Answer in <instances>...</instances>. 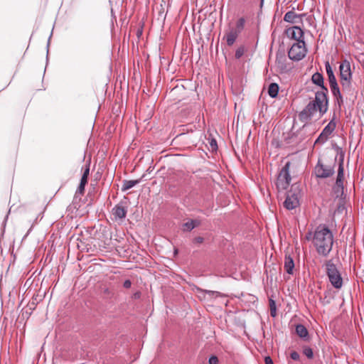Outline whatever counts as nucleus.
<instances>
[{"label": "nucleus", "mask_w": 364, "mask_h": 364, "mask_svg": "<svg viewBox=\"0 0 364 364\" xmlns=\"http://www.w3.org/2000/svg\"><path fill=\"white\" fill-rule=\"evenodd\" d=\"M247 51V48L245 45L241 44L237 46L234 55V58L235 60H240Z\"/></svg>", "instance_id": "17"}, {"label": "nucleus", "mask_w": 364, "mask_h": 364, "mask_svg": "<svg viewBox=\"0 0 364 364\" xmlns=\"http://www.w3.org/2000/svg\"><path fill=\"white\" fill-rule=\"evenodd\" d=\"M306 127H307L306 125H304L302 128L297 132L296 135L292 136L289 138L290 141L288 143L294 142V141L296 143H299L301 141H302L304 139V134L306 131Z\"/></svg>", "instance_id": "14"}, {"label": "nucleus", "mask_w": 364, "mask_h": 364, "mask_svg": "<svg viewBox=\"0 0 364 364\" xmlns=\"http://www.w3.org/2000/svg\"><path fill=\"white\" fill-rule=\"evenodd\" d=\"M317 178H326L331 176L334 173V169L330 166H326L318 161L314 169Z\"/></svg>", "instance_id": "7"}, {"label": "nucleus", "mask_w": 364, "mask_h": 364, "mask_svg": "<svg viewBox=\"0 0 364 364\" xmlns=\"http://www.w3.org/2000/svg\"><path fill=\"white\" fill-rule=\"evenodd\" d=\"M287 33L289 36L292 39L296 40L297 42H299V41H304V31L299 26H293L292 28L287 29Z\"/></svg>", "instance_id": "10"}, {"label": "nucleus", "mask_w": 364, "mask_h": 364, "mask_svg": "<svg viewBox=\"0 0 364 364\" xmlns=\"http://www.w3.org/2000/svg\"><path fill=\"white\" fill-rule=\"evenodd\" d=\"M290 358L294 360H299L300 359V355L296 351H292L290 353Z\"/></svg>", "instance_id": "30"}, {"label": "nucleus", "mask_w": 364, "mask_h": 364, "mask_svg": "<svg viewBox=\"0 0 364 364\" xmlns=\"http://www.w3.org/2000/svg\"><path fill=\"white\" fill-rule=\"evenodd\" d=\"M328 96L323 92H316L315 100L309 102L306 107L299 114V118L302 122H307L311 119L318 109L323 115L328 110Z\"/></svg>", "instance_id": "2"}, {"label": "nucleus", "mask_w": 364, "mask_h": 364, "mask_svg": "<svg viewBox=\"0 0 364 364\" xmlns=\"http://www.w3.org/2000/svg\"><path fill=\"white\" fill-rule=\"evenodd\" d=\"M85 184L80 183L78 188H77V192L80 193V194H83L84 191H85Z\"/></svg>", "instance_id": "33"}, {"label": "nucleus", "mask_w": 364, "mask_h": 364, "mask_svg": "<svg viewBox=\"0 0 364 364\" xmlns=\"http://www.w3.org/2000/svg\"><path fill=\"white\" fill-rule=\"evenodd\" d=\"M336 129V123L333 122V120H331L329 122V123L324 127L323 129V134H327L328 136H330L332 132Z\"/></svg>", "instance_id": "23"}, {"label": "nucleus", "mask_w": 364, "mask_h": 364, "mask_svg": "<svg viewBox=\"0 0 364 364\" xmlns=\"http://www.w3.org/2000/svg\"><path fill=\"white\" fill-rule=\"evenodd\" d=\"M278 92H279V85L274 82L271 83L268 87L269 95L271 97L274 98L277 96Z\"/></svg>", "instance_id": "22"}, {"label": "nucleus", "mask_w": 364, "mask_h": 364, "mask_svg": "<svg viewBox=\"0 0 364 364\" xmlns=\"http://www.w3.org/2000/svg\"><path fill=\"white\" fill-rule=\"evenodd\" d=\"M343 162H341L339 164L336 184L338 187H339L342 189H343Z\"/></svg>", "instance_id": "19"}, {"label": "nucleus", "mask_w": 364, "mask_h": 364, "mask_svg": "<svg viewBox=\"0 0 364 364\" xmlns=\"http://www.w3.org/2000/svg\"><path fill=\"white\" fill-rule=\"evenodd\" d=\"M311 80L314 84H315L321 87V90L317 91L316 92H323L325 94V95L327 96L328 89L326 87L324 86L323 77L322 74H321L320 73H318V72L315 73L314 74H313V75L311 77Z\"/></svg>", "instance_id": "9"}, {"label": "nucleus", "mask_w": 364, "mask_h": 364, "mask_svg": "<svg viewBox=\"0 0 364 364\" xmlns=\"http://www.w3.org/2000/svg\"><path fill=\"white\" fill-rule=\"evenodd\" d=\"M200 222L198 220H191L183 224V231H191L194 228L200 225Z\"/></svg>", "instance_id": "16"}, {"label": "nucleus", "mask_w": 364, "mask_h": 364, "mask_svg": "<svg viewBox=\"0 0 364 364\" xmlns=\"http://www.w3.org/2000/svg\"><path fill=\"white\" fill-rule=\"evenodd\" d=\"M325 67H326V74L328 75V81H329V85L337 82L336 76L333 73V69H332L328 61H326L325 63Z\"/></svg>", "instance_id": "15"}, {"label": "nucleus", "mask_w": 364, "mask_h": 364, "mask_svg": "<svg viewBox=\"0 0 364 364\" xmlns=\"http://www.w3.org/2000/svg\"><path fill=\"white\" fill-rule=\"evenodd\" d=\"M232 188L234 189L235 192L237 193L236 187L234 184L232 185Z\"/></svg>", "instance_id": "41"}, {"label": "nucleus", "mask_w": 364, "mask_h": 364, "mask_svg": "<svg viewBox=\"0 0 364 364\" xmlns=\"http://www.w3.org/2000/svg\"><path fill=\"white\" fill-rule=\"evenodd\" d=\"M299 205L298 193L293 192L291 190L287 193L286 199L284 202V206L287 210H293Z\"/></svg>", "instance_id": "8"}, {"label": "nucleus", "mask_w": 364, "mask_h": 364, "mask_svg": "<svg viewBox=\"0 0 364 364\" xmlns=\"http://www.w3.org/2000/svg\"><path fill=\"white\" fill-rule=\"evenodd\" d=\"M140 295H141V293L140 292H136L134 294V297L135 299H139L140 297Z\"/></svg>", "instance_id": "39"}, {"label": "nucleus", "mask_w": 364, "mask_h": 364, "mask_svg": "<svg viewBox=\"0 0 364 364\" xmlns=\"http://www.w3.org/2000/svg\"><path fill=\"white\" fill-rule=\"evenodd\" d=\"M296 333L301 338H306L308 337L309 332L306 328L302 324H298L296 326Z\"/></svg>", "instance_id": "21"}, {"label": "nucleus", "mask_w": 364, "mask_h": 364, "mask_svg": "<svg viewBox=\"0 0 364 364\" xmlns=\"http://www.w3.org/2000/svg\"><path fill=\"white\" fill-rule=\"evenodd\" d=\"M123 286L126 289H129L131 287V286H132L131 281L129 279L125 280L124 284H123Z\"/></svg>", "instance_id": "34"}, {"label": "nucleus", "mask_w": 364, "mask_h": 364, "mask_svg": "<svg viewBox=\"0 0 364 364\" xmlns=\"http://www.w3.org/2000/svg\"><path fill=\"white\" fill-rule=\"evenodd\" d=\"M89 174H90V164L86 165V166H85V169L83 171L82 176H85V177L88 178Z\"/></svg>", "instance_id": "32"}, {"label": "nucleus", "mask_w": 364, "mask_h": 364, "mask_svg": "<svg viewBox=\"0 0 364 364\" xmlns=\"http://www.w3.org/2000/svg\"><path fill=\"white\" fill-rule=\"evenodd\" d=\"M328 136H328L326 134H323V132H321V133L319 134L318 137L316 140L315 143L323 144L327 141V139H328Z\"/></svg>", "instance_id": "26"}, {"label": "nucleus", "mask_w": 364, "mask_h": 364, "mask_svg": "<svg viewBox=\"0 0 364 364\" xmlns=\"http://www.w3.org/2000/svg\"><path fill=\"white\" fill-rule=\"evenodd\" d=\"M307 50L305 46L304 41H299L294 43L288 52L289 58L294 61L302 60L306 55Z\"/></svg>", "instance_id": "6"}, {"label": "nucleus", "mask_w": 364, "mask_h": 364, "mask_svg": "<svg viewBox=\"0 0 364 364\" xmlns=\"http://www.w3.org/2000/svg\"><path fill=\"white\" fill-rule=\"evenodd\" d=\"M87 177H85V176H82L81 180H80V184H85L86 185L87 183Z\"/></svg>", "instance_id": "36"}, {"label": "nucleus", "mask_w": 364, "mask_h": 364, "mask_svg": "<svg viewBox=\"0 0 364 364\" xmlns=\"http://www.w3.org/2000/svg\"><path fill=\"white\" fill-rule=\"evenodd\" d=\"M290 166L291 163L287 161L279 173L277 178L276 186L277 189L279 191L287 189L290 184L291 181V178L289 174Z\"/></svg>", "instance_id": "5"}, {"label": "nucleus", "mask_w": 364, "mask_h": 364, "mask_svg": "<svg viewBox=\"0 0 364 364\" xmlns=\"http://www.w3.org/2000/svg\"><path fill=\"white\" fill-rule=\"evenodd\" d=\"M326 269L331 285L336 289H341L343 286V279L339 270L332 260L326 262Z\"/></svg>", "instance_id": "4"}, {"label": "nucleus", "mask_w": 364, "mask_h": 364, "mask_svg": "<svg viewBox=\"0 0 364 364\" xmlns=\"http://www.w3.org/2000/svg\"><path fill=\"white\" fill-rule=\"evenodd\" d=\"M313 243L319 255H328L333 244L332 232L325 225H319L314 232Z\"/></svg>", "instance_id": "1"}, {"label": "nucleus", "mask_w": 364, "mask_h": 364, "mask_svg": "<svg viewBox=\"0 0 364 364\" xmlns=\"http://www.w3.org/2000/svg\"><path fill=\"white\" fill-rule=\"evenodd\" d=\"M203 242V238L202 237H196L194 239V242L200 244Z\"/></svg>", "instance_id": "38"}, {"label": "nucleus", "mask_w": 364, "mask_h": 364, "mask_svg": "<svg viewBox=\"0 0 364 364\" xmlns=\"http://www.w3.org/2000/svg\"><path fill=\"white\" fill-rule=\"evenodd\" d=\"M303 353L309 359H311L314 357L313 350L310 347H304L303 349Z\"/></svg>", "instance_id": "27"}, {"label": "nucleus", "mask_w": 364, "mask_h": 364, "mask_svg": "<svg viewBox=\"0 0 364 364\" xmlns=\"http://www.w3.org/2000/svg\"><path fill=\"white\" fill-rule=\"evenodd\" d=\"M313 235H314V232H307V233H306V239L307 240H313Z\"/></svg>", "instance_id": "35"}, {"label": "nucleus", "mask_w": 364, "mask_h": 364, "mask_svg": "<svg viewBox=\"0 0 364 364\" xmlns=\"http://www.w3.org/2000/svg\"><path fill=\"white\" fill-rule=\"evenodd\" d=\"M300 17L299 15L293 11H288L284 16V20L287 22L294 23H296V19Z\"/></svg>", "instance_id": "20"}, {"label": "nucleus", "mask_w": 364, "mask_h": 364, "mask_svg": "<svg viewBox=\"0 0 364 364\" xmlns=\"http://www.w3.org/2000/svg\"><path fill=\"white\" fill-rule=\"evenodd\" d=\"M269 309H270V314L272 317H275L277 315V307L275 301L272 299H269Z\"/></svg>", "instance_id": "25"}, {"label": "nucleus", "mask_w": 364, "mask_h": 364, "mask_svg": "<svg viewBox=\"0 0 364 364\" xmlns=\"http://www.w3.org/2000/svg\"><path fill=\"white\" fill-rule=\"evenodd\" d=\"M329 85H330V88H331L333 95L336 98L337 102H338V105H340L341 103H343V97H342L338 82L331 84Z\"/></svg>", "instance_id": "12"}, {"label": "nucleus", "mask_w": 364, "mask_h": 364, "mask_svg": "<svg viewBox=\"0 0 364 364\" xmlns=\"http://www.w3.org/2000/svg\"><path fill=\"white\" fill-rule=\"evenodd\" d=\"M239 36L229 32V46H232L237 39Z\"/></svg>", "instance_id": "28"}, {"label": "nucleus", "mask_w": 364, "mask_h": 364, "mask_svg": "<svg viewBox=\"0 0 364 364\" xmlns=\"http://www.w3.org/2000/svg\"><path fill=\"white\" fill-rule=\"evenodd\" d=\"M339 73L343 90H349L351 87L353 77L349 60L345 59L341 61L339 65Z\"/></svg>", "instance_id": "3"}, {"label": "nucleus", "mask_w": 364, "mask_h": 364, "mask_svg": "<svg viewBox=\"0 0 364 364\" xmlns=\"http://www.w3.org/2000/svg\"><path fill=\"white\" fill-rule=\"evenodd\" d=\"M245 19L244 17L239 18L229 31L230 33L239 36L245 28Z\"/></svg>", "instance_id": "11"}, {"label": "nucleus", "mask_w": 364, "mask_h": 364, "mask_svg": "<svg viewBox=\"0 0 364 364\" xmlns=\"http://www.w3.org/2000/svg\"><path fill=\"white\" fill-rule=\"evenodd\" d=\"M225 35H224L223 38L221 40V46H223V42L225 41Z\"/></svg>", "instance_id": "40"}, {"label": "nucleus", "mask_w": 364, "mask_h": 364, "mask_svg": "<svg viewBox=\"0 0 364 364\" xmlns=\"http://www.w3.org/2000/svg\"><path fill=\"white\" fill-rule=\"evenodd\" d=\"M210 149L211 150L213 151H215L218 148V145H217V142L215 139H211L210 141Z\"/></svg>", "instance_id": "31"}, {"label": "nucleus", "mask_w": 364, "mask_h": 364, "mask_svg": "<svg viewBox=\"0 0 364 364\" xmlns=\"http://www.w3.org/2000/svg\"><path fill=\"white\" fill-rule=\"evenodd\" d=\"M284 268L288 274H293V270L294 268V262L291 256H289V255L285 256Z\"/></svg>", "instance_id": "13"}, {"label": "nucleus", "mask_w": 364, "mask_h": 364, "mask_svg": "<svg viewBox=\"0 0 364 364\" xmlns=\"http://www.w3.org/2000/svg\"><path fill=\"white\" fill-rule=\"evenodd\" d=\"M265 364H274L272 358L269 356H267L264 358Z\"/></svg>", "instance_id": "37"}, {"label": "nucleus", "mask_w": 364, "mask_h": 364, "mask_svg": "<svg viewBox=\"0 0 364 364\" xmlns=\"http://www.w3.org/2000/svg\"><path fill=\"white\" fill-rule=\"evenodd\" d=\"M264 0H261L260 6L262 7L263 5Z\"/></svg>", "instance_id": "42"}, {"label": "nucleus", "mask_w": 364, "mask_h": 364, "mask_svg": "<svg viewBox=\"0 0 364 364\" xmlns=\"http://www.w3.org/2000/svg\"><path fill=\"white\" fill-rule=\"evenodd\" d=\"M228 184H229V186H230V181L228 182ZM231 191L230 187H229V191Z\"/></svg>", "instance_id": "43"}, {"label": "nucleus", "mask_w": 364, "mask_h": 364, "mask_svg": "<svg viewBox=\"0 0 364 364\" xmlns=\"http://www.w3.org/2000/svg\"><path fill=\"white\" fill-rule=\"evenodd\" d=\"M139 180H131V181H124L123 183V186L122 188V190L123 191H127L132 187H134L135 185L139 183Z\"/></svg>", "instance_id": "24"}, {"label": "nucleus", "mask_w": 364, "mask_h": 364, "mask_svg": "<svg viewBox=\"0 0 364 364\" xmlns=\"http://www.w3.org/2000/svg\"><path fill=\"white\" fill-rule=\"evenodd\" d=\"M363 68H364V63L363 64Z\"/></svg>", "instance_id": "44"}, {"label": "nucleus", "mask_w": 364, "mask_h": 364, "mask_svg": "<svg viewBox=\"0 0 364 364\" xmlns=\"http://www.w3.org/2000/svg\"><path fill=\"white\" fill-rule=\"evenodd\" d=\"M208 364H219V359L215 355H211L208 360Z\"/></svg>", "instance_id": "29"}, {"label": "nucleus", "mask_w": 364, "mask_h": 364, "mask_svg": "<svg viewBox=\"0 0 364 364\" xmlns=\"http://www.w3.org/2000/svg\"><path fill=\"white\" fill-rule=\"evenodd\" d=\"M113 215L118 218L122 219L126 217L127 210L123 206L117 205L113 208Z\"/></svg>", "instance_id": "18"}]
</instances>
